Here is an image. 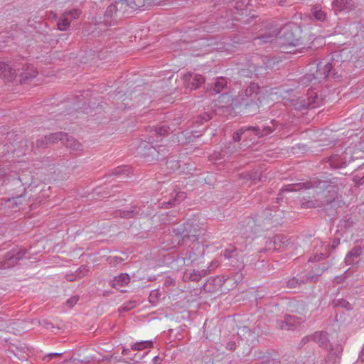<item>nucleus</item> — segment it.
Masks as SVG:
<instances>
[{"instance_id":"51","label":"nucleus","mask_w":364,"mask_h":364,"mask_svg":"<svg viewBox=\"0 0 364 364\" xmlns=\"http://www.w3.org/2000/svg\"><path fill=\"white\" fill-rule=\"evenodd\" d=\"M23 197V193H21L18 196H14L9 200V202H11L16 205H18L21 203V199Z\"/></svg>"},{"instance_id":"53","label":"nucleus","mask_w":364,"mask_h":364,"mask_svg":"<svg viewBox=\"0 0 364 364\" xmlns=\"http://www.w3.org/2000/svg\"><path fill=\"white\" fill-rule=\"evenodd\" d=\"M323 256H324V254L323 253H315V255H314V257H311L309 259V262H318V261H320L321 259L323 258Z\"/></svg>"},{"instance_id":"56","label":"nucleus","mask_w":364,"mask_h":364,"mask_svg":"<svg viewBox=\"0 0 364 364\" xmlns=\"http://www.w3.org/2000/svg\"><path fill=\"white\" fill-rule=\"evenodd\" d=\"M346 278H347V274H346V272H345L342 275L336 276L333 279V282H336L337 284H341V283L343 282Z\"/></svg>"},{"instance_id":"10","label":"nucleus","mask_w":364,"mask_h":364,"mask_svg":"<svg viewBox=\"0 0 364 364\" xmlns=\"http://www.w3.org/2000/svg\"><path fill=\"white\" fill-rule=\"evenodd\" d=\"M246 0H236L232 5L233 9H231L232 18L236 21H242L244 24H250L256 17L252 15L247 17Z\"/></svg>"},{"instance_id":"13","label":"nucleus","mask_w":364,"mask_h":364,"mask_svg":"<svg viewBox=\"0 0 364 364\" xmlns=\"http://www.w3.org/2000/svg\"><path fill=\"white\" fill-rule=\"evenodd\" d=\"M26 253V250L24 249H12L4 255L2 267L5 269L14 267Z\"/></svg>"},{"instance_id":"36","label":"nucleus","mask_w":364,"mask_h":364,"mask_svg":"<svg viewBox=\"0 0 364 364\" xmlns=\"http://www.w3.org/2000/svg\"><path fill=\"white\" fill-rule=\"evenodd\" d=\"M153 342L151 341H146L137 342L132 346V349L133 350H141L145 348H152Z\"/></svg>"},{"instance_id":"2","label":"nucleus","mask_w":364,"mask_h":364,"mask_svg":"<svg viewBox=\"0 0 364 364\" xmlns=\"http://www.w3.org/2000/svg\"><path fill=\"white\" fill-rule=\"evenodd\" d=\"M301 29L296 24L289 23L284 25L279 31L277 28H268L259 36L253 38L255 43L262 45L263 43H272L277 37L284 46H297L301 38Z\"/></svg>"},{"instance_id":"30","label":"nucleus","mask_w":364,"mask_h":364,"mask_svg":"<svg viewBox=\"0 0 364 364\" xmlns=\"http://www.w3.org/2000/svg\"><path fill=\"white\" fill-rule=\"evenodd\" d=\"M140 215L141 213H139V210L136 211L134 209L130 210H119L115 212L116 216H119L123 218H137Z\"/></svg>"},{"instance_id":"35","label":"nucleus","mask_w":364,"mask_h":364,"mask_svg":"<svg viewBox=\"0 0 364 364\" xmlns=\"http://www.w3.org/2000/svg\"><path fill=\"white\" fill-rule=\"evenodd\" d=\"M208 272V269H203L202 271L193 270L188 275L190 280L193 282H198L203 277H205Z\"/></svg>"},{"instance_id":"7","label":"nucleus","mask_w":364,"mask_h":364,"mask_svg":"<svg viewBox=\"0 0 364 364\" xmlns=\"http://www.w3.org/2000/svg\"><path fill=\"white\" fill-rule=\"evenodd\" d=\"M282 128L281 124L272 119L267 124L242 127L233 133L232 139L234 141H240L242 138L247 139L249 137L246 134L248 132H252L256 136L260 138L268 136L276 130L281 131Z\"/></svg>"},{"instance_id":"52","label":"nucleus","mask_w":364,"mask_h":364,"mask_svg":"<svg viewBox=\"0 0 364 364\" xmlns=\"http://www.w3.org/2000/svg\"><path fill=\"white\" fill-rule=\"evenodd\" d=\"M211 119L210 114L208 113H204L202 116H200L198 117L197 122L198 123H203V122H208Z\"/></svg>"},{"instance_id":"43","label":"nucleus","mask_w":364,"mask_h":364,"mask_svg":"<svg viewBox=\"0 0 364 364\" xmlns=\"http://www.w3.org/2000/svg\"><path fill=\"white\" fill-rule=\"evenodd\" d=\"M196 259L197 255L193 251H188L185 256L183 257L184 264H186L187 265L195 262Z\"/></svg>"},{"instance_id":"31","label":"nucleus","mask_w":364,"mask_h":364,"mask_svg":"<svg viewBox=\"0 0 364 364\" xmlns=\"http://www.w3.org/2000/svg\"><path fill=\"white\" fill-rule=\"evenodd\" d=\"M274 240L276 242L277 250H279L289 244V239L287 237L282 235H276L274 236Z\"/></svg>"},{"instance_id":"44","label":"nucleus","mask_w":364,"mask_h":364,"mask_svg":"<svg viewBox=\"0 0 364 364\" xmlns=\"http://www.w3.org/2000/svg\"><path fill=\"white\" fill-rule=\"evenodd\" d=\"M334 306H341L342 308H345L347 310H351L353 309L352 305L346 299H337L333 301Z\"/></svg>"},{"instance_id":"63","label":"nucleus","mask_w":364,"mask_h":364,"mask_svg":"<svg viewBox=\"0 0 364 364\" xmlns=\"http://www.w3.org/2000/svg\"><path fill=\"white\" fill-rule=\"evenodd\" d=\"M309 48H304V47H303L301 48V50H300V52L303 53V52L309 51Z\"/></svg>"},{"instance_id":"5","label":"nucleus","mask_w":364,"mask_h":364,"mask_svg":"<svg viewBox=\"0 0 364 364\" xmlns=\"http://www.w3.org/2000/svg\"><path fill=\"white\" fill-rule=\"evenodd\" d=\"M203 230L199 225L191 221H188L178 228H173L171 231L172 247L176 245H184L188 242H193L198 240Z\"/></svg>"},{"instance_id":"54","label":"nucleus","mask_w":364,"mask_h":364,"mask_svg":"<svg viewBox=\"0 0 364 364\" xmlns=\"http://www.w3.org/2000/svg\"><path fill=\"white\" fill-rule=\"evenodd\" d=\"M78 300H79L78 296H73V297H71L69 299H68L66 304L70 308H72L76 304V303L78 301Z\"/></svg>"},{"instance_id":"26","label":"nucleus","mask_w":364,"mask_h":364,"mask_svg":"<svg viewBox=\"0 0 364 364\" xmlns=\"http://www.w3.org/2000/svg\"><path fill=\"white\" fill-rule=\"evenodd\" d=\"M63 145L73 151L77 152L82 150V145L81 143L75 139L73 136H68V134L63 142Z\"/></svg>"},{"instance_id":"38","label":"nucleus","mask_w":364,"mask_h":364,"mask_svg":"<svg viewBox=\"0 0 364 364\" xmlns=\"http://www.w3.org/2000/svg\"><path fill=\"white\" fill-rule=\"evenodd\" d=\"M311 14L315 19L320 21H323L326 17V13L321 9H318V7H314L312 9Z\"/></svg>"},{"instance_id":"21","label":"nucleus","mask_w":364,"mask_h":364,"mask_svg":"<svg viewBox=\"0 0 364 364\" xmlns=\"http://www.w3.org/2000/svg\"><path fill=\"white\" fill-rule=\"evenodd\" d=\"M38 72L33 66L24 65L23 71L20 73V82L21 84L26 83L36 77Z\"/></svg>"},{"instance_id":"25","label":"nucleus","mask_w":364,"mask_h":364,"mask_svg":"<svg viewBox=\"0 0 364 364\" xmlns=\"http://www.w3.org/2000/svg\"><path fill=\"white\" fill-rule=\"evenodd\" d=\"M130 282V277L127 273H122L118 276L114 277L112 282V287L115 289H119L128 284Z\"/></svg>"},{"instance_id":"47","label":"nucleus","mask_w":364,"mask_h":364,"mask_svg":"<svg viewBox=\"0 0 364 364\" xmlns=\"http://www.w3.org/2000/svg\"><path fill=\"white\" fill-rule=\"evenodd\" d=\"M80 14V12L78 9H72L68 11H65L63 15L66 18H69V21H70L72 19L77 18Z\"/></svg>"},{"instance_id":"55","label":"nucleus","mask_w":364,"mask_h":364,"mask_svg":"<svg viewBox=\"0 0 364 364\" xmlns=\"http://www.w3.org/2000/svg\"><path fill=\"white\" fill-rule=\"evenodd\" d=\"M63 355L62 353H50L46 355V356H44L43 358V360L45 361V362H48L51 358H53L54 357H56V356H60V355Z\"/></svg>"},{"instance_id":"49","label":"nucleus","mask_w":364,"mask_h":364,"mask_svg":"<svg viewBox=\"0 0 364 364\" xmlns=\"http://www.w3.org/2000/svg\"><path fill=\"white\" fill-rule=\"evenodd\" d=\"M128 171H129V168L127 166H118L117 168H116L115 169H114L112 171V175L119 176V175L126 174L127 176L128 174L127 173V172Z\"/></svg>"},{"instance_id":"28","label":"nucleus","mask_w":364,"mask_h":364,"mask_svg":"<svg viewBox=\"0 0 364 364\" xmlns=\"http://www.w3.org/2000/svg\"><path fill=\"white\" fill-rule=\"evenodd\" d=\"M10 350L19 359L26 360L27 351L28 350V348L26 346L22 345H13L11 347Z\"/></svg>"},{"instance_id":"6","label":"nucleus","mask_w":364,"mask_h":364,"mask_svg":"<svg viewBox=\"0 0 364 364\" xmlns=\"http://www.w3.org/2000/svg\"><path fill=\"white\" fill-rule=\"evenodd\" d=\"M278 210L265 209L260 215L256 217L247 218L244 222L246 225V232H251L257 233L259 230H269L272 226L279 223L277 213Z\"/></svg>"},{"instance_id":"12","label":"nucleus","mask_w":364,"mask_h":364,"mask_svg":"<svg viewBox=\"0 0 364 364\" xmlns=\"http://www.w3.org/2000/svg\"><path fill=\"white\" fill-rule=\"evenodd\" d=\"M328 268V266L323 265L322 267H318L316 269V275L309 276L307 277H293L292 278H290L288 279L286 282V286L288 288L292 289V288H296L301 287L302 284L306 283L308 280L311 281H316L318 279V277L320 276L324 271L327 270Z\"/></svg>"},{"instance_id":"42","label":"nucleus","mask_w":364,"mask_h":364,"mask_svg":"<svg viewBox=\"0 0 364 364\" xmlns=\"http://www.w3.org/2000/svg\"><path fill=\"white\" fill-rule=\"evenodd\" d=\"M70 23L69 18H66L63 14V17L60 18L57 23V26L60 31H66L69 28Z\"/></svg>"},{"instance_id":"33","label":"nucleus","mask_w":364,"mask_h":364,"mask_svg":"<svg viewBox=\"0 0 364 364\" xmlns=\"http://www.w3.org/2000/svg\"><path fill=\"white\" fill-rule=\"evenodd\" d=\"M299 84L301 86L306 87L309 85L310 84L315 85L314 84V75H313L312 72H310L309 73H306L304 76H302L299 81Z\"/></svg>"},{"instance_id":"18","label":"nucleus","mask_w":364,"mask_h":364,"mask_svg":"<svg viewBox=\"0 0 364 364\" xmlns=\"http://www.w3.org/2000/svg\"><path fill=\"white\" fill-rule=\"evenodd\" d=\"M16 70H18V68H16V65L11 67L9 64L0 61L1 75L5 80L8 81L14 80L17 75Z\"/></svg>"},{"instance_id":"50","label":"nucleus","mask_w":364,"mask_h":364,"mask_svg":"<svg viewBox=\"0 0 364 364\" xmlns=\"http://www.w3.org/2000/svg\"><path fill=\"white\" fill-rule=\"evenodd\" d=\"M236 248L235 247H230L227 248L223 252V257L225 259H230L232 257V254L235 252Z\"/></svg>"},{"instance_id":"39","label":"nucleus","mask_w":364,"mask_h":364,"mask_svg":"<svg viewBox=\"0 0 364 364\" xmlns=\"http://www.w3.org/2000/svg\"><path fill=\"white\" fill-rule=\"evenodd\" d=\"M247 333L249 334V336H252V340L251 341L250 343H245L244 344V346H243V351H242V354L244 355H250V353H251L252 350V348H253V343L255 342V336L254 335V333L250 331V330H247Z\"/></svg>"},{"instance_id":"64","label":"nucleus","mask_w":364,"mask_h":364,"mask_svg":"<svg viewBox=\"0 0 364 364\" xmlns=\"http://www.w3.org/2000/svg\"><path fill=\"white\" fill-rule=\"evenodd\" d=\"M364 183V176L360 178V183L363 184Z\"/></svg>"},{"instance_id":"58","label":"nucleus","mask_w":364,"mask_h":364,"mask_svg":"<svg viewBox=\"0 0 364 364\" xmlns=\"http://www.w3.org/2000/svg\"><path fill=\"white\" fill-rule=\"evenodd\" d=\"M66 279L69 282H73L79 279L77 276V274L75 273L66 274Z\"/></svg>"},{"instance_id":"57","label":"nucleus","mask_w":364,"mask_h":364,"mask_svg":"<svg viewBox=\"0 0 364 364\" xmlns=\"http://www.w3.org/2000/svg\"><path fill=\"white\" fill-rule=\"evenodd\" d=\"M341 240L340 238H334L330 245V248L331 250H334L339 245H340Z\"/></svg>"},{"instance_id":"60","label":"nucleus","mask_w":364,"mask_h":364,"mask_svg":"<svg viewBox=\"0 0 364 364\" xmlns=\"http://www.w3.org/2000/svg\"><path fill=\"white\" fill-rule=\"evenodd\" d=\"M337 159V158L336 157H331L330 159H329V161H330V165L334 168H338V166L337 164H335V161Z\"/></svg>"},{"instance_id":"37","label":"nucleus","mask_w":364,"mask_h":364,"mask_svg":"<svg viewBox=\"0 0 364 364\" xmlns=\"http://www.w3.org/2000/svg\"><path fill=\"white\" fill-rule=\"evenodd\" d=\"M160 298L161 292L156 289L151 291L149 296V301L152 305L156 306L159 303Z\"/></svg>"},{"instance_id":"24","label":"nucleus","mask_w":364,"mask_h":364,"mask_svg":"<svg viewBox=\"0 0 364 364\" xmlns=\"http://www.w3.org/2000/svg\"><path fill=\"white\" fill-rule=\"evenodd\" d=\"M228 80L223 77L217 78L213 86L211 88H208L212 95L218 94L223 90H227Z\"/></svg>"},{"instance_id":"22","label":"nucleus","mask_w":364,"mask_h":364,"mask_svg":"<svg viewBox=\"0 0 364 364\" xmlns=\"http://www.w3.org/2000/svg\"><path fill=\"white\" fill-rule=\"evenodd\" d=\"M311 340L323 348H328L331 346L327 333L324 331H316L311 334Z\"/></svg>"},{"instance_id":"15","label":"nucleus","mask_w":364,"mask_h":364,"mask_svg":"<svg viewBox=\"0 0 364 364\" xmlns=\"http://www.w3.org/2000/svg\"><path fill=\"white\" fill-rule=\"evenodd\" d=\"M183 81L190 90H196L205 82V78L203 76L196 73H186L183 76Z\"/></svg>"},{"instance_id":"9","label":"nucleus","mask_w":364,"mask_h":364,"mask_svg":"<svg viewBox=\"0 0 364 364\" xmlns=\"http://www.w3.org/2000/svg\"><path fill=\"white\" fill-rule=\"evenodd\" d=\"M323 98L318 95L314 90H309L306 96L293 100L294 109L302 111L308 109H314L323 105Z\"/></svg>"},{"instance_id":"48","label":"nucleus","mask_w":364,"mask_h":364,"mask_svg":"<svg viewBox=\"0 0 364 364\" xmlns=\"http://www.w3.org/2000/svg\"><path fill=\"white\" fill-rule=\"evenodd\" d=\"M88 272L89 267L87 265H82L75 271V274H77V277L80 279L87 275Z\"/></svg>"},{"instance_id":"41","label":"nucleus","mask_w":364,"mask_h":364,"mask_svg":"<svg viewBox=\"0 0 364 364\" xmlns=\"http://www.w3.org/2000/svg\"><path fill=\"white\" fill-rule=\"evenodd\" d=\"M275 242L274 237L272 238L267 239L265 242V247L261 249L259 252L262 253L269 250H277Z\"/></svg>"},{"instance_id":"32","label":"nucleus","mask_w":364,"mask_h":364,"mask_svg":"<svg viewBox=\"0 0 364 364\" xmlns=\"http://www.w3.org/2000/svg\"><path fill=\"white\" fill-rule=\"evenodd\" d=\"M138 305V302L135 300H130L124 302L119 308V312L120 314L129 311L134 309Z\"/></svg>"},{"instance_id":"14","label":"nucleus","mask_w":364,"mask_h":364,"mask_svg":"<svg viewBox=\"0 0 364 364\" xmlns=\"http://www.w3.org/2000/svg\"><path fill=\"white\" fill-rule=\"evenodd\" d=\"M331 6L336 14L349 13L355 9L357 4L355 0H333Z\"/></svg>"},{"instance_id":"11","label":"nucleus","mask_w":364,"mask_h":364,"mask_svg":"<svg viewBox=\"0 0 364 364\" xmlns=\"http://www.w3.org/2000/svg\"><path fill=\"white\" fill-rule=\"evenodd\" d=\"M304 322L302 317L287 314L284 319L277 320L276 326L277 328L286 331H292L300 326Z\"/></svg>"},{"instance_id":"59","label":"nucleus","mask_w":364,"mask_h":364,"mask_svg":"<svg viewBox=\"0 0 364 364\" xmlns=\"http://www.w3.org/2000/svg\"><path fill=\"white\" fill-rule=\"evenodd\" d=\"M310 340H311V335H309V336H304L301 341V343L302 345H305Z\"/></svg>"},{"instance_id":"19","label":"nucleus","mask_w":364,"mask_h":364,"mask_svg":"<svg viewBox=\"0 0 364 364\" xmlns=\"http://www.w3.org/2000/svg\"><path fill=\"white\" fill-rule=\"evenodd\" d=\"M114 6L111 4L107 9L104 15V23L107 26L114 25L121 18L117 14Z\"/></svg>"},{"instance_id":"23","label":"nucleus","mask_w":364,"mask_h":364,"mask_svg":"<svg viewBox=\"0 0 364 364\" xmlns=\"http://www.w3.org/2000/svg\"><path fill=\"white\" fill-rule=\"evenodd\" d=\"M362 247L359 245L355 246L346 256L345 262L347 265H351L362 254Z\"/></svg>"},{"instance_id":"3","label":"nucleus","mask_w":364,"mask_h":364,"mask_svg":"<svg viewBox=\"0 0 364 364\" xmlns=\"http://www.w3.org/2000/svg\"><path fill=\"white\" fill-rule=\"evenodd\" d=\"M338 184L337 178L332 177L331 175H322L309 181L288 184L283 186L277 195V200L283 199V193L284 192H292L298 191L301 189L313 188L316 190L317 193H321L330 188L332 189L336 188Z\"/></svg>"},{"instance_id":"4","label":"nucleus","mask_w":364,"mask_h":364,"mask_svg":"<svg viewBox=\"0 0 364 364\" xmlns=\"http://www.w3.org/2000/svg\"><path fill=\"white\" fill-rule=\"evenodd\" d=\"M262 91L257 83L250 82L238 92V101L243 112L247 115H255L259 109Z\"/></svg>"},{"instance_id":"61","label":"nucleus","mask_w":364,"mask_h":364,"mask_svg":"<svg viewBox=\"0 0 364 364\" xmlns=\"http://www.w3.org/2000/svg\"><path fill=\"white\" fill-rule=\"evenodd\" d=\"M358 359H359V360H360L362 362L364 361V344H363V349H362V350L360 353Z\"/></svg>"},{"instance_id":"16","label":"nucleus","mask_w":364,"mask_h":364,"mask_svg":"<svg viewBox=\"0 0 364 364\" xmlns=\"http://www.w3.org/2000/svg\"><path fill=\"white\" fill-rule=\"evenodd\" d=\"M335 202V198L331 196L329 198H326L324 199H316V200H306L303 199L301 201V206L302 208L309 209V208H321L326 205L332 204Z\"/></svg>"},{"instance_id":"46","label":"nucleus","mask_w":364,"mask_h":364,"mask_svg":"<svg viewBox=\"0 0 364 364\" xmlns=\"http://www.w3.org/2000/svg\"><path fill=\"white\" fill-rule=\"evenodd\" d=\"M250 179L256 184L257 182L262 181H263V176L262 175V172L259 171H256L250 173L249 174Z\"/></svg>"},{"instance_id":"45","label":"nucleus","mask_w":364,"mask_h":364,"mask_svg":"<svg viewBox=\"0 0 364 364\" xmlns=\"http://www.w3.org/2000/svg\"><path fill=\"white\" fill-rule=\"evenodd\" d=\"M146 0H127L132 9H138L145 6Z\"/></svg>"},{"instance_id":"20","label":"nucleus","mask_w":364,"mask_h":364,"mask_svg":"<svg viewBox=\"0 0 364 364\" xmlns=\"http://www.w3.org/2000/svg\"><path fill=\"white\" fill-rule=\"evenodd\" d=\"M186 198V193L185 192H174L171 193V198L166 202H163L162 204L164 208H170L181 203Z\"/></svg>"},{"instance_id":"1","label":"nucleus","mask_w":364,"mask_h":364,"mask_svg":"<svg viewBox=\"0 0 364 364\" xmlns=\"http://www.w3.org/2000/svg\"><path fill=\"white\" fill-rule=\"evenodd\" d=\"M354 50L342 49L334 51L331 57L311 65L310 72L314 75V84H319L326 79L338 80L343 76V70L348 65L364 68V58L355 55Z\"/></svg>"},{"instance_id":"17","label":"nucleus","mask_w":364,"mask_h":364,"mask_svg":"<svg viewBox=\"0 0 364 364\" xmlns=\"http://www.w3.org/2000/svg\"><path fill=\"white\" fill-rule=\"evenodd\" d=\"M343 350V348L341 344L332 347L326 358V364H339Z\"/></svg>"},{"instance_id":"8","label":"nucleus","mask_w":364,"mask_h":364,"mask_svg":"<svg viewBox=\"0 0 364 364\" xmlns=\"http://www.w3.org/2000/svg\"><path fill=\"white\" fill-rule=\"evenodd\" d=\"M175 130V127H171L169 125L162 124L159 127H149V135L147 138H146L145 141L147 140V143L150 144L151 147L149 148V154L152 156H154L155 152H157L159 155L161 148L162 146H157L158 149L156 146H154L152 144L154 141H159L161 140V138L167 136L170 133L173 132Z\"/></svg>"},{"instance_id":"40","label":"nucleus","mask_w":364,"mask_h":364,"mask_svg":"<svg viewBox=\"0 0 364 364\" xmlns=\"http://www.w3.org/2000/svg\"><path fill=\"white\" fill-rule=\"evenodd\" d=\"M49 145H50V141H48V136H43L39 137L36 140V149H43L47 148Z\"/></svg>"},{"instance_id":"29","label":"nucleus","mask_w":364,"mask_h":364,"mask_svg":"<svg viewBox=\"0 0 364 364\" xmlns=\"http://www.w3.org/2000/svg\"><path fill=\"white\" fill-rule=\"evenodd\" d=\"M67 133L59 132L56 133H51L48 136V141H50V144L57 143L58 141H60L63 144L65 141V139L66 138Z\"/></svg>"},{"instance_id":"27","label":"nucleus","mask_w":364,"mask_h":364,"mask_svg":"<svg viewBox=\"0 0 364 364\" xmlns=\"http://www.w3.org/2000/svg\"><path fill=\"white\" fill-rule=\"evenodd\" d=\"M116 9L117 14L122 18L124 14L127 11L129 7V3L127 0H115L114 3L112 4Z\"/></svg>"},{"instance_id":"62","label":"nucleus","mask_w":364,"mask_h":364,"mask_svg":"<svg viewBox=\"0 0 364 364\" xmlns=\"http://www.w3.org/2000/svg\"><path fill=\"white\" fill-rule=\"evenodd\" d=\"M129 352V349L124 348V349L122 350V353L123 355H127Z\"/></svg>"},{"instance_id":"34","label":"nucleus","mask_w":364,"mask_h":364,"mask_svg":"<svg viewBox=\"0 0 364 364\" xmlns=\"http://www.w3.org/2000/svg\"><path fill=\"white\" fill-rule=\"evenodd\" d=\"M233 339L230 340L228 341L225 344V348L230 351H233L236 349L237 347V340H238V346L243 345L244 344V339L241 338L240 339L239 336H233Z\"/></svg>"}]
</instances>
